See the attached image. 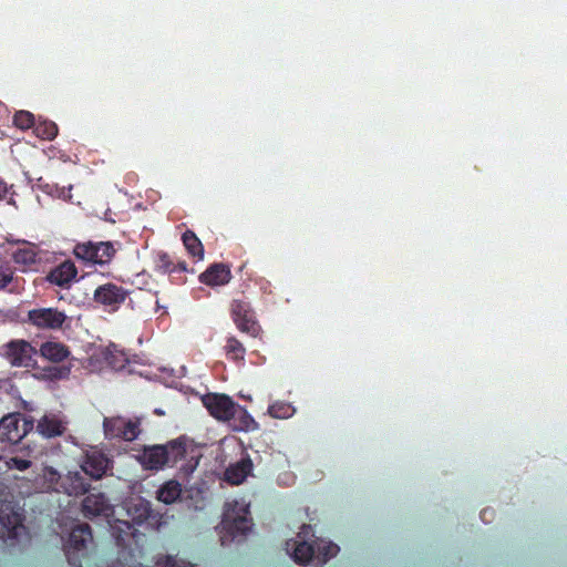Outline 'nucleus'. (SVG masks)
<instances>
[{
    "label": "nucleus",
    "mask_w": 567,
    "mask_h": 567,
    "mask_svg": "<svg viewBox=\"0 0 567 567\" xmlns=\"http://www.w3.org/2000/svg\"><path fill=\"white\" fill-rule=\"evenodd\" d=\"M166 567H176L175 560L171 557L166 559Z\"/></svg>",
    "instance_id": "ea45409f"
},
{
    "label": "nucleus",
    "mask_w": 567,
    "mask_h": 567,
    "mask_svg": "<svg viewBox=\"0 0 567 567\" xmlns=\"http://www.w3.org/2000/svg\"><path fill=\"white\" fill-rule=\"evenodd\" d=\"M24 279L17 276L14 269L7 262L0 264V291L20 293L23 290Z\"/></svg>",
    "instance_id": "f3484780"
},
{
    "label": "nucleus",
    "mask_w": 567,
    "mask_h": 567,
    "mask_svg": "<svg viewBox=\"0 0 567 567\" xmlns=\"http://www.w3.org/2000/svg\"><path fill=\"white\" fill-rule=\"evenodd\" d=\"M84 474L89 475L92 478L99 480L106 472L105 463H83L81 466Z\"/></svg>",
    "instance_id": "72a5a7b5"
},
{
    "label": "nucleus",
    "mask_w": 567,
    "mask_h": 567,
    "mask_svg": "<svg viewBox=\"0 0 567 567\" xmlns=\"http://www.w3.org/2000/svg\"><path fill=\"white\" fill-rule=\"evenodd\" d=\"M66 480L70 482L69 485H65L68 494L80 495L87 491V484L80 473L70 474Z\"/></svg>",
    "instance_id": "cd10ccee"
},
{
    "label": "nucleus",
    "mask_w": 567,
    "mask_h": 567,
    "mask_svg": "<svg viewBox=\"0 0 567 567\" xmlns=\"http://www.w3.org/2000/svg\"><path fill=\"white\" fill-rule=\"evenodd\" d=\"M233 430L239 432H254L259 429L258 422L249 414V412L238 403L234 410V416L227 421Z\"/></svg>",
    "instance_id": "a211bd4d"
},
{
    "label": "nucleus",
    "mask_w": 567,
    "mask_h": 567,
    "mask_svg": "<svg viewBox=\"0 0 567 567\" xmlns=\"http://www.w3.org/2000/svg\"><path fill=\"white\" fill-rule=\"evenodd\" d=\"M38 350L27 340L12 339L2 346V355L17 368H34Z\"/></svg>",
    "instance_id": "1a4fd4ad"
},
{
    "label": "nucleus",
    "mask_w": 567,
    "mask_h": 567,
    "mask_svg": "<svg viewBox=\"0 0 567 567\" xmlns=\"http://www.w3.org/2000/svg\"><path fill=\"white\" fill-rule=\"evenodd\" d=\"M310 533V527L303 525L301 532L295 539L286 543V550L290 557L300 565H307L315 557V546L309 544L306 536Z\"/></svg>",
    "instance_id": "ddd939ff"
},
{
    "label": "nucleus",
    "mask_w": 567,
    "mask_h": 567,
    "mask_svg": "<svg viewBox=\"0 0 567 567\" xmlns=\"http://www.w3.org/2000/svg\"><path fill=\"white\" fill-rule=\"evenodd\" d=\"M34 420L20 412L8 413L0 419V440L19 444L33 430Z\"/></svg>",
    "instance_id": "423d86ee"
},
{
    "label": "nucleus",
    "mask_w": 567,
    "mask_h": 567,
    "mask_svg": "<svg viewBox=\"0 0 567 567\" xmlns=\"http://www.w3.org/2000/svg\"><path fill=\"white\" fill-rule=\"evenodd\" d=\"M248 504L234 501L226 505L221 528L231 539L245 536L251 529Z\"/></svg>",
    "instance_id": "7ed1b4c3"
},
{
    "label": "nucleus",
    "mask_w": 567,
    "mask_h": 567,
    "mask_svg": "<svg viewBox=\"0 0 567 567\" xmlns=\"http://www.w3.org/2000/svg\"><path fill=\"white\" fill-rule=\"evenodd\" d=\"M175 267H176V272H185L187 271V264L185 261H179L177 264H175Z\"/></svg>",
    "instance_id": "e433bc0d"
},
{
    "label": "nucleus",
    "mask_w": 567,
    "mask_h": 567,
    "mask_svg": "<svg viewBox=\"0 0 567 567\" xmlns=\"http://www.w3.org/2000/svg\"><path fill=\"white\" fill-rule=\"evenodd\" d=\"M223 350L227 360L233 361L237 364H244L246 348L237 337H226Z\"/></svg>",
    "instance_id": "aec40b11"
},
{
    "label": "nucleus",
    "mask_w": 567,
    "mask_h": 567,
    "mask_svg": "<svg viewBox=\"0 0 567 567\" xmlns=\"http://www.w3.org/2000/svg\"><path fill=\"white\" fill-rule=\"evenodd\" d=\"M78 276V268L70 259L62 261L53 267L47 275L45 280L51 285L61 288H69L71 282Z\"/></svg>",
    "instance_id": "4468645a"
},
{
    "label": "nucleus",
    "mask_w": 567,
    "mask_h": 567,
    "mask_svg": "<svg viewBox=\"0 0 567 567\" xmlns=\"http://www.w3.org/2000/svg\"><path fill=\"white\" fill-rule=\"evenodd\" d=\"M251 463H230L224 471V481L231 485L243 483L250 474Z\"/></svg>",
    "instance_id": "412c9836"
},
{
    "label": "nucleus",
    "mask_w": 567,
    "mask_h": 567,
    "mask_svg": "<svg viewBox=\"0 0 567 567\" xmlns=\"http://www.w3.org/2000/svg\"><path fill=\"white\" fill-rule=\"evenodd\" d=\"M154 268L161 274H173L176 272V267L171 256L166 252H158L154 260Z\"/></svg>",
    "instance_id": "7c9ffc66"
},
{
    "label": "nucleus",
    "mask_w": 567,
    "mask_h": 567,
    "mask_svg": "<svg viewBox=\"0 0 567 567\" xmlns=\"http://www.w3.org/2000/svg\"><path fill=\"white\" fill-rule=\"evenodd\" d=\"M85 461H104V462H107V461H111L110 456L109 455H105V454H101V458L97 460L95 457H91V456H86V460Z\"/></svg>",
    "instance_id": "4c0bfd02"
},
{
    "label": "nucleus",
    "mask_w": 567,
    "mask_h": 567,
    "mask_svg": "<svg viewBox=\"0 0 567 567\" xmlns=\"http://www.w3.org/2000/svg\"><path fill=\"white\" fill-rule=\"evenodd\" d=\"M40 188L44 192H49V184H45V185H42V184H39Z\"/></svg>",
    "instance_id": "a19ab883"
},
{
    "label": "nucleus",
    "mask_w": 567,
    "mask_h": 567,
    "mask_svg": "<svg viewBox=\"0 0 567 567\" xmlns=\"http://www.w3.org/2000/svg\"><path fill=\"white\" fill-rule=\"evenodd\" d=\"M268 413L275 419H287L292 415L293 408L286 402H276L269 405Z\"/></svg>",
    "instance_id": "2f4dec72"
},
{
    "label": "nucleus",
    "mask_w": 567,
    "mask_h": 567,
    "mask_svg": "<svg viewBox=\"0 0 567 567\" xmlns=\"http://www.w3.org/2000/svg\"><path fill=\"white\" fill-rule=\"evenodd\" d=\"M14 464L17 465V468L21 470V471L25 470L28 467V465H29V463H24V462L14 463Z\"/></svg>",
    "instance_id": "58836bf2"
},
{
    "label": "nucleus",
    "mask_w": 567,
    "mask_h": 567,
    "mask_svg": "<svg viewBox=\"0 0 567 567\" xmlns=\"http://www.w3.org/2000/svg\"><path fill=\"white\" fill-rule=\"evenodd\" d=\"M202 403L214 419L221 422L230 421L237 404L224 393H206L202 396Z\"/></svg>",
    "instance_id": "9b49d317"
},
{
    "label": "nucleus",
    "mask_w": 567,
    "mask_h": 567,
    "mask_svg": "<svg viewBox=\"0 0 567 567\" xmlns=\"http://www.w3.org/2000/svg\"><path fill=\"white\" fill-rule=\"evenodd\" d=\"M181 495L179 484L176 482L166 483L157 493L159 501L165 504L174 503Z\"/></svg>",
    "instance_id": "bb28decb"
},
{
    "label": "nucleus",
    "mask_w": 567,
    "mask_h": 567,
    "mask_svg": "<svg viewBox=\"0 0 567 567\" xmlns=\"http://www.w3.org/2000/svg\"><path fill=\"white\" fill-rule=\"evenodd\" d=\"M74 256L89 264L107 265L116 254L111 241H85L78 243L73 248Z\"/></svg>",
    "instance_id": "0eeeda50"
},
{
    "label": "nucleus",
    "mask_w": 567,
    "mask_h": 567,
    "mask_svg": "<svg viewBox=\"0 0 567 567\" xmlns=\"http://www.w3.org/2000/svg\"><path fill=\"white\" fill-rule=\"evenodd\" d=\"M38 353L41 358L52 363H61L71 355L70 348L58 341L43 342Z\"/></svg>",
    "instance_id": "dca6fc26"
},
{
    "label": "nucleus",
    "mask_w": 567,
    "mask_h": 567,
    "mask_svg": "<svg viewBox=\"0 0 567 567\" xmlns=\"http://www.w3.org/2000/svg\"><path fill=\"white\" fill-rule=\"evenodd\" d=\"M130 291L123 286L106 282L96 287L93 300L110 311H116L128 297Z\"/></svg>",
    "instance_id": "9d476101"
},
{
    "label": "nucleus",
    "mask_w": 567,
    "mask_h": 567,
    "mask_svg": "<svg viewBox=\"0 0 567 567\" xmlns=\"http://www.w3.org/2000/svg\"><path fill=\"white\" fill-rule=\"evenodd\" d=\"M207 444L183 434L165 444L144 445L136 461H200Z\"/></svg>",
    "instance_id": "f257e3e1"
},
{
    "label": "nucleus",
    "mask_w": 567,
    "mask_h": 567,
    "mask_svg": "<svg viewBox=\"0 0 567 567\" xmlns=\"http://www.w3.org/2000/svg\"><path fill=\"white\" fill-rule=\"evenodd\" d=\"M316 550L317 557L324 564L338 554L339 547L333 543L319 540L316 543Z\"/></svg>",
    "instance_id": "c85d7f7f"
},
{
    "label": "nucleus",
    "mask_w": 567,
    "mask_h": 567,
    "mask_svg": "<svg viewBox=\"0 0 567 567\" xmlns=\"http://www.w3.org/2000/svg\"><path fill=\"white\" fill-rule=\"evenodd\" d=\"M1 496H4L3 487H0ZM23 532L24 527L20 509L10 502L0 498V539L3 542H14Z\"/></svg>",
    "instance_id": "20e7f679"
},
{
    "label": "nucleus",
    "mask_w": 567,
    "mask_h": 567,
    "mask_svg": "<svg viewBox=\"0 0 567 567\" xmlns=\"http://www.w3.org/2000/svg\"><path fill=\"white\" fill-rule=\"evenodd\" d=\"M9 461L16 462V461H24V460L22 457H19V456H13V457H10Z\"/></svg>",
    "instance_id": "79ce46f5"
},
{
    "label": "nucleus",
    "mask_w": 567,
    "mask_h": 567,
    "mask_svg": "<svg viewBox=\"0 0 567 567\" xmlns=\"http://www.w3.org/2000/svg\"><path fill=\"white\" fill-rule=\"evenodd\" d=\"M25 323L40 331H62L70 320L64 310L56 307H37L27 312Z\"/></svg>",
    "instance_id": "f03ea898"
},
{
    "label": "nucleus",
    "mask_w": 567,
    "mask_h": 567,
    "mask_svg": "<svg viewBox=\"0 0 567 567\" xmlns=\"http://www.w3.org/2000/svg\"><path fill=\"white\" fill-rule=\"evenodd\" d=\"M127 512L133 519L143 522L150 518L152 509L147 501L137 498L131 502Z\"/></svg>",
    "instance_id": "b1692460"
},
{
    "label": "nucleus",
    "mask_w": 567,
    "mask_h": 567,
    "mask_svg": "<svg viewBox=\"0 0 567 567\" xmlns=\"http://www.w3.org/2000/svg\"><path fill=\"white\" fill-rule=\"evenodd\" d=\"M13 124L20 130H29L34 127V115L29 111H18L13 116Z\"/></svg>",
    "instance_id": "473e14b6"
},
{
    "label": "nucleus",
    "mask_w": 567,
    "mask_h": 567,
    "mask_svg": "<svg viewBox=\"0 0 567 567\" xmlns=\"http://www.w3.org/2000/svg\"><path fill=\"white\" fill-rule=\"evenodd\" d=\"M34 134L45 141H52L56 137L59 128L58 125L49 120L39 121L35 123L34 127Z\"/></svg>",
    "instance_id": "a878e982"
},
{
    "label": "nucleus",
    "mask_w": 567,
    "mask_h": 567,
    "mask_svg": "<svg viewBox=\"0 0 567 567\" xmlns=\"http://www.w3.org/2000/svg\"><path fill=\"white\" fill-rule=\"evenodd\" d=\"M103 432L106 439H120L125 442H133L141 432V420L125 419L124 416H105L103 419Z\"/></svg>",
    "instance_id": "6e6552de"
},
{
    "label": "nucleus",
    "mask_w": 567,
    "mask_h": 567,
    "mask_svg": "<svg viewBox=\"0 0 567 567\" xmlns=\"http://www.w3.org/2000/svg\"><path fill=\"white\" fill-rule=\"evenodd\" d=\"M12 185H8L2 178H0V200H7L8 204L16 206L13 199L14 192H11Z\"/></svg>",
    "instance_id": "c9c22d12"
},
{
    "label": "nucleus",
    "mask_w": 567,
    "mask_h": 567,
    "mask_svg": "<svg viewBox=\"0 0 567 567\" xmlns=\"http://www.w3.org/2000/svg\"><path fill=\"white\" fill-rule=\"evenodd\" d=\"M49 372V375L53 380H63L68 379L71 374V367L70 365H60V367H50L47 369Z\"/></svg>",
    "instance_id": "f704fd0d"
},
{
    "label": "nucleus",
    "mask_w": 567,
    "mask_h": 567,
    "mask_svg": "<svg viewBox=\"0 0 567 567\" xmlns=\"http://www.w3.org/2000/svg\"><path fill=\"white\" fill-rule=\"evenodd\" d=\"M112 535L117 545L126 547L134 537V529L127 522H116L112 525Z\"/></svg>",
    "instance_id": "5701e85b"
},
{
    "label": "nucleus",
    "mask_w": 567,
    "mask_h": 567,
    "mask_svg": "<svg viewBox=\"0 0 567 567\" xmlns=\"http://www.w3.org/2000/svg\"><path fill=\"white\" fill-rule=\"evenodd\" d=\"M240 461H241V462H245V461H250V460H249V458H244V457H243Z\"/></svg>",
    "instance_id": "37998d69"
},
{
    "label": "nucleus",
    "mask_w": 567,
    "mask_h": 567,
    "mask_svg": "<svg viewBox=\"0 0 567 567\" xmlns=\"http://www.w3.org/2000/svg\"><path fill=\"white\" fill-rule=\"evenodd\" d=\"M182 239L185 248L193 257H198L199 259L204 257L203 244L194 231L186 230Z\"/></svg>",
    "instance_id": "393cba45"
},
{
    "label": "nucleus",
    "mask_w": 567,
    "mask_h": 567,
    "mask_svg": "<svg viewBox=\"0 0 567 567\" xmlns=\"http://www.w3.org/2000/svg\"><path fill=\"white\" fill-rule=\"evenodd\" d=\"M12 259L18 265L30 267L37 262V252L31 248H19L13 252Z\"/></svg>",
    "instance_id": "c756f323"
},
{
    "label": "nucleus",
    "mask_w": 567,
    "mask_h": 567,
    "mask_svg": "<svg viewBox=\"0 0 567 567\" xmlns=\"http://www.w3.org/2000/svg\"><path fill=\"white\" fill-rule=\"evenodd\" d=\"M82 509L87 517L107 516L111 513V506L102 494L86 496L83 501Z\"/></svg>",
    "instance_id": "6ab92c4d"
},
{
    "label": "nucleus",
    "mask_w": 567,
    "mask_h": 567,
    "mask_svg": "<svg viewBox=\"0 0 567 567\" xmlns=\"http://www.w3.org/2000/svg\"><path fill=\"white\" fill-rule=\"evenodd\" d=\"M0 461H3V457H2V456H0Z\"/></svg>",
    "instance_id": "c03bdc74"
},
{
    "label": "nucleus",
    "mask_w": 567,
    "mask_h": 567,
    "mask_svg": "<svg viewBox=\"0 0 567 567\" xmlns=\"http://www.w3.org/2000/svg\"><path fill=\"white\" fill-rule=\"evenodd\" d=\"M63 430L62 423L55 417L43 416L37 425V431L44 437L59 436Z\"/></svg>",
    "instance_id": "4be33fe9"
},
{
    "label": "nucleus",
    "mask_w": 567,
    "mask_h": 567,
    "mask_svg": "<svg viewBox=\"0 0 567 567\" xmlns=\"http://www.w3.org/2000/svg\"><path fill=\"white\" fill-rule=\"evenodd\" d=\"M231 272L224 264H213L199 276L200 282L207 286H223L230 281Z\"/></svg>",
    "instance_id": "2eb2a0df"
},
{
    "label": "nucleus",
    "mask_w": 567,
    "mask_h": 567,
    "mask_svg": "<svg viewBox=\"0 0 567 567\" xmlns=\"http://www.w3.org/2000/svg\"><path fill=\"white\" fill-rule=\"evenodd\" d=\"M91 543L92 534L89 525L79 524L73 527L65 545V554L69 561L73 565H76L78 554L86 551Z\"/></svg>",
    "instance_id": "f8f14e48"
},
{
    "label": "nucleus",
    "mask_w": 567,
    "mask_h": 567,
    "mask_svg": "<svg viewBox=\"0 0 567 567\" xmlns=\"http://www.w3.org/2000/svg\"><path fill=\"white\" fill-rule=\"evenodd\" d=\"M230 316L236 328L251 338L261 339L264 330L256 318V312L249 302L235 299L230 305Z\"/></svg>",
    "instance_id": "39448f33"
}]
</instances>
